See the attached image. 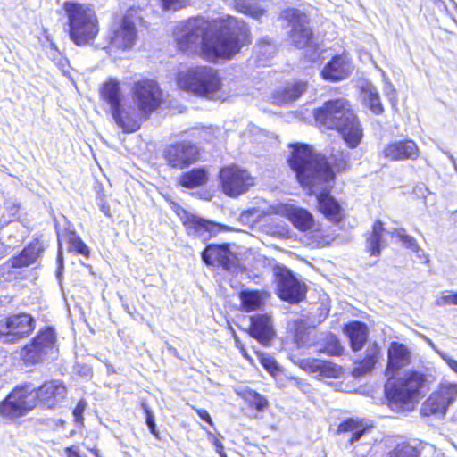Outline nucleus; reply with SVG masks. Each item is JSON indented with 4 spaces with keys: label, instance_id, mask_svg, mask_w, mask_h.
Here are the masks:
<instances>
[{
    "label": "nucleus",
    "instance_id": "nucleus-50",
    "mask_svg": "<svg viewBox=\"0 0 457 457\" xmlns=\"http://www.w3.org/2000/svg\"><path fill=\"white\" fill-rule=\"evenodd\" d=\"M438 354L442 357V359L448 364V366L457 373V361L453 360L446 354L443 353L442 352H438Z\"/></svg>",
    "mask_w": 457,
    "mask_h": 457
},
{
    "label": "nucleus",
    "instance_id": "nucleus-6",
    "mask_svg": "<svg viewBox=\"0 0 457 457\" xmlns=\"http://www.w3.org/2000/svg\"><path fill=\"white\" fill-rule=\"evenodd\" d=\"M178 85L180 88L195 95L214 98L220 90L221 82L216 70L199 66L187 72H179Z\"/></svg>",
    "mask_w": 457,
    "mask_h": 457
},
{
    "label": "nucleus",
    "instance_id": "nucleus-32",
    "mask_svg": "<svg viewBox=\"0 0 457 457\" xmlns=\"http://www.w3.org/2000/svg\"><path fill=\"white\" fill-rule=\"evenodd\" d=\"M207 180V174L204 169H194L184 173L180 179L181 186L187 188H194L204 184Z\"/></svg>",
    "mask_w": 457,
    "mask_h": 457
},
{
    "label": "nucleus",
    "instance_id": "nucleus-11",
    "mask_svg": "<svg viewBox=\"0 0 457 457\" xmlns=\"http://www.w3.org/2000/svg\"><path fill=\"white\" fill-rule=\"evenodd\" d=\"M457 398V384L447 381L440 383L437 390L423 403L421 413L424 416L431 414L444 416L449 406Z\"/></svg>",
    "mask_w": 457,
    "mask_h": 457
},
{
    "label": "nucleus",
    "instance_id": "nucleus-30",
    "mask_svg": "<svg viewBox=\"0 0 457 457\" xmlns=\"http://www.w3.org/2000/svg\"><path fill=\"white\" fill-rule=\"evenodd\" d=\"M267 294L264 291L245 289L239 293L243 309L245 312L256 311L264 304Z\"/></svg>",
    "mask_w": 457,
    "mask_h": 457
},
{
    "label": "nucleus",
    "instance_id": "nucleus-3",
    "mask_svg": "<svg viewBox=\"0 0 457 457\" xmlns=\"http://www.w3.org/2000/svg\"><path fill=\"white\" fill-rule=\"evenodd\" d=\"M387 355L386 375L389 379L385 385L386 396L392 403L407 404L419 396L427 381L426 376L410 370L402 377L393 379L396 371L410 364L411 353L403 344L393 342L388 348Z\"/></svg>",
    "mask_w": 457,
    "mask_h": 457
},
{
    "label": "nucleus",
    "instance_id": "nucleus-20",
    "mask_svg": "<svg viewBox=\"0 0 457 457\" xmlns=\"http://www.w3.org/2000/svg\"><path fill=\"white\" fill-rule=\"evenodd\" d=\"M353 71V65L346 55H337L328 62L321 71V76L324 79L329 81H340L347 77Z\"/></svg>",
    "mask_w": 457,
    "mask_h": 457
},
{
    "label": "nucleus",
    "instance_id": "nucleus-14",
    "mask_svg": "<svg viewBox=\"0 0 457 457\" xmlns=\"http://www.w3.org/2000/svg\"><path fill=\"white\" fill-rule=\"evenodd\" d=\"M132 93L138 109L144 113L152 112L162 103V91L154 80L144 79L136 82Z\"/></svg>",
    "mask_w": 457,
    "mask_h": 457
},
{
    "label": "nucleus",
    "instance_id": "nucleus-7",
    "mask_svg": "<svg viewBox=\"0 0 457 457\" xmlns=\"http://www.w3.org/2000/svg\"><path fill=\"white\" fill-rule=\"evenodd\" d=\"M36 406V387L29 383H24L15 386L0 402V418L13 420L28 414Z\"/></svg>",
    "mask_w": 457,
    "mask_h": 457
},
{
    "label": "nucleus",
    "instance_id": "nucleus-13",
    "mask_svg": "<svg viewBox=\"0 0 457 457\" xmlns=\"http://www.w3.org/2000/svg\"><path fill=\"white\" fill-rule=\"evenodd\" d=\"M277 294L284 301L295 303L305 296V285L299 281L293 273L286 269L279 268L275 272Z\"/></svg>",
    "mask_w": 457,
    "mask_h": 457
},
{
    "label": "nucleus",
    "instance_id": "nucleus-4",
    "mask_svg": "<svg viewBox=\"0 0 457 457\" xmlns=\"http://www.w3.org/2000/svg\"><path fill=\"white\" fill-rule=\"evenodd\" d=\"M316 123L323 129H336L350 148L361 143L363 132L349 101L345 98L329 100L314 111Z\"/></svg>",
    "mask_w": 457,
    "mask_h": 457
},
{
    "label": "nucleus",
    "instance_id": "nucleus-36",
    "mask_svg": "<svg viewBox=\"0 0 457 457\" xmlns=\"http://www.w3.org/2000/svg\"><path fill=\"white\" fill-rule=\"evenodd\" d=\"M362 426L353 419H348L339 425L340 432L352 431L353 435L350 438L351 443L358 441L364 433Z\"/></svg>",
    "mask_w": 457,
    "mask_h": 457
},
{
    "label": "nucleus",
    "instance_id": "nucleus-38",
    "mask_svg": "<svg viewBox=\"0 0 457 457\" xmlns=\"http://www.w3.org/2000/svg\"><path fill=\"white\" fill-rule=\"evenodd\" d=\"M396 235L407 248L411 249L414 253H422V249H420L415 238L407 235L403 228L397 230Z\"/></svg>",
    "mask_w": 457,
    "mask_h": 457
},
{
    "label": "nucleus",
    "instance_id": "nucleus-42",
    "mask_svg": "<svg viewBox=\"0 0 457 457\" xmlns=\"http://www.w3.org/2000/svg\"><path fill=\"white\" fill-rule=\"evenodd\" d=\"M248 400L258 411H262L268 405L267 399L255 391L248 393Z\"/></svg>",
    "mask_w": 457,
    "mask_h": 457
},
{
    "label": "nucleus",
    "instance_id": "nucleus-1",
    "mask_svg": "<svg viewBox=\"0 0 457 457\" xmlns=\"http://www.w3.org/2000/svg\"><path fill=\"white\" fill-rule=\"evenodd\" d=\"M235 22L234 28L224 27L220 31H212V24L204 18H193L180 23L176 32V41L180 51L191 54L201 50L209 60L218 57L230 58L240 49L239 40L246 39L248 28L244 21H229V27Z\"/></svg>",
    "mask_w": 457,
    "mask_h": 457
},
{
    "label": "nucleus",
    "instance_id": "nucleus-28",
    "mask_svg": "<svg viewBox=\"0 0 457 457\" xmlns=\"http://www.w3.org/2000/svg\"><path fill=\"white\" fill-rule=\"evenodd\" d=\"M43 251V245L39 241L33 242L25 247L22 252L12 258V266L23 268L34 263Z\"/></svg>",
    "mask_w": 457,
    "mask_h": 457
},
{
    "label": "nucleus",
    "instance_id": "nucleus-41",
    "mask_svg": "<svg viewBox=\"0 0 457 457\" xmlns=\"http://www.w3.org/2000/svg\"><path fill=\"white\" fill-rule=\"evenodd\" d=\"M163 10L178 11L190 4V0H160Z\"/></svg>",
    "mask_w": 457,
    "mask_h": 457
},
{
    "label": "nucleus",
    "instance_id": "nucleus-53",
    "mask_svg": "<svg viewBox=\"0 0 457 457\" xmlns=\"http://www.w3.org/2000/svg\"><path fill=\"white\" fill-rule=\"evenodd\" d=\"M100 210L108 217L111 216L110 207L109 205L104 201L101 200L98 204Z\"/></svg>",
    "mask_w": 457,
    "mask_h": 457
},
{
    "label": "nucleus",
    "instance_id": "nucleus-58",
    "mask_svg": "<svg viewBox=\"0 0 457 457\" xmlns=\"http://www.w3.org/2000/svg\"><path fill=\"white\" fill-rule=\"evenodd\" d=\"M317 457H327L326 454L324 453H321L320 455H318Z\"/></svg>",
    "mask_w": 457,
    "mask_h": 457
},
{
    "label": "nucleus",
    "instance_id": "nucleus-15",
    "mask_svg": "<svg viewBox=\"0 0 457 457\" xmlns=\"http://www.w3.org/2000/svg\"><path fill=\"white\" fill-rule=\"evenodd\" d=\"M163 158L170 167L182 170L197 161L198 148L189 141L170 144L164 148Z\"/></svg>",
    "mask_w": 457,
    "mask_h": 457
},
{
    "label": "nucleus",
    "instance_id": "nucleus-27",
    "mask_svg": "<svg viewBox=\"0 0 457 457\" xmlns=\"http://www.w3.org/2000/svg\"><path fill=\"white\" fill-rule=\"evenodd\" d=\"M307 89V84L303 81L287 84L281 90L276 91L273 99L278 104H288L300 97Z\"/></svg>",
    "mask_w": 457,
    "mask_h": 457
},
{
    "label": "nucleus",
    "instance_id": "nucleus-2",
    "mask_svg": "<svg viewBox=\"0 0 457 457\" xmlns=\"http://www.w3.org/2000/svg\"><path fill=\"white\" fill-rule=\"evenodd\" d=\"M288 160L299 183L316 195L320 211L331 220L340 218V205L328 195L335 174L326 158L309 145L295 144Z\"/></svg>",
    "mask_w": 457,
    "mask_h": 457
},
{
    "label": "nucleus",
    "instance_id": "nucleus-19",
    "mask_svg": "<svg viewBox=\"0 0 457 457\" xmlns=\"http://www.w3.org/2000/svg\"><path fill=\"white\" fill-rule=\"evenodd\" d=\"M202 260L209 266H221L230 270L234 266L235 257L227 245H209L201 253Z\"/></svg>",
    "mask_w": 457,
    "mask_h": 457
},
{
    "label": "nucleus",
    "instance_id": "nucleus-47",
    "mask_svg": "<svg viewBox=\"0 0 457 457\" xmlns=\"http://www.w3.org/2000/svg\"><path fill=\"white\" fill-rule=\"evenodd\" d=\"M341 155H342V157L339 160H337L335 155L333 156V159H334L333 164L337 171L345 170L348 167V162H349L348 154H341Z\"/></svg>",
    "mask_w": 457,
    "mask_h": 457
},
{
    "label": "nucleus",
    "instance_id": "nucleus-22",
    "mask_svg": "<svg viewBox=\"0 0 457 457\" xmlns=\"http://www.w3.org/2000/svg\"><path fill=\"white\" fill-rule=\"evenodd\" d=\"M278 213L287 218L294 227L300 231H306L314 227L312 214L302 207L286 204L279 208Z\"/></svg>",
    "mask_w": 457,
    "mask_h": 457
},
{
    "label": "nucleus",
    "instance_id": "nucleus-37",
    "mask_svg": "<svg viewBox=\"0 0 457 457\" xmlns=\"http://www.w3.org/2000/svg\"><path fill=\"white\" fill-rule=\"evenodd\" d=\"M386 457H420V452L416 447L403 443L397 445L387 453Z\"/></svg>",
    "mask_w": 457,
    "mask_h": 457
},
{
    "label": "nucleus",
    "instance_id": "nucleus-49",
    "mask_svg": "<svg viewBox=\"0 0 457 457\" xmlns=\"http://www.w3.org/2000/svg\"><path fill=\"white\" fill-rule=\"evenodd\" d=\"M259 53L271 55L274 53V46L268 42H262L259 46Z\"/></svg>",
    "mask_w": 457,
    "mask_h": 457
},
{
    "label": "nucleus",
    "instance_id": "nucleus-46",
    "mask_svg": "<svg viewBox=\"0 0 457 457\" xmlns=\"http://www.w3.org/2000/svg\"><path fill=\"white\" fill-rule=\"evenodd\" d=\"M87 407V403L83 400L79 401L76 407L73 410V416L75 419V421L77 423H82L83 420V412L85 411Z\"/></svg>",
    "mask_w": 457,
    "mask_h": 457
},
{
    "label": "nucleus",
    "instance_id": "nucleus-48",
    "mask_svg": "<svg viewBox=\"0 0 457 457\" xmlns=\"http://www.w3.org/2000/svg\"><path fill=\"white\" fill-rule=\"evenodd\" d=\"M262 364L263 367L270 373L274 372L278 370V365L275 361V360L271 357H262Z\"/></svg>",
    "mask_w": 457,
    "mask_h": 457
},
{
    "label": "nucleus",
    "instance_id": "nucleus-10",
    "mask_svg": "<svg viewBox=\"0 0 457 457\" xmlns=\"http://www.w3.org/2000/svg\"><path fill=\"white\" fill-rule=\"evenodd\" d=\"M56 334L52 328L41 329L37 335L21 351V356L25 362L37 363L54 350Z\"/></svg>",
    "mask_w": 457,
    "mask_h": 457
},
{
    "label": "nucleus",
    "instance_id": "nucleus-31",
    "mask_svg": "<svg viewBox=\"0 0 457 457\" xmlns=\"http://www.w3.org/2000/svg\"><path fill=\"white\" fill-rule=\"evenodd\" d=\"M102 96L109 104L111 111L121 105V93L120 83L117 80L110 79L102 87Z\"/></svg>",
    "mask_w": 457,
    "mask_h": 457
},
{
    "label": "nucleus",
    "instance_id": "nucleus-39",
    "mask_svg": "<svg viewBox=\"0 0 457 457\" xmlns=\"http://www.w3.org/2000/svg\"><path fill=\"white\" fill-rule=\"evenodd\" d=\"M70 246L72 250L85 257H88L90 253L88 246L81 240L79 237L76 236L74 233H72L70 237Z\"/></svg>",
    "mask_w": 457,
    "mask_h": 457
},
{
    "label": "nucleus",
    "instance_id": "nucleus-12",
    "mask_svg": "<svg viewBox=\"0 0 457 457\" xmlns=\"http://www.w3.org/2000/svg\"><path fill=\"white\" fill-rule=\"evenodd\" d=\"M34 328L35 320L29 314L10 316L0 325V341L14 344L28 337Z\"/></svg>",
    "mask_w": 457,
    "mask_h": 457
},
{
    "label": "nucleus",
    "instance_id": "nucleus-52",
    "mask_svg": "<svg viewBox=\"0 0 457 457\" xmlns=\"http://www.w3.org/2000/svg\"><path fill=\"white\" fill-rule=\"evenodd\" d=\"M65 453L67 454V457H81L78 448L75 446L66 447Z\"/></svg>",
    "mask_w": 457,
    "mask_h": 457
},
{
    "label": "nucleus",
    "instance_id": "nucleus-34",
    "mask_svg": "<svg viewBox=\"0 0 457 457\" xmlns=\"http://www.w3.org/2000/svg\"><path fill=\"white\" fill-rule=\"evenodd\" d=\"M383 225L378 220L372 227V232L367 238V248L370 255L378 256L380 254V241L383 232Z\"/></svg>",
    "mask_w": 457,
    "mask_h": 457
},
{
    "label": "nucleus",
    "instance_id": "nucleus-57",
    "mask_svg": "<svg viewBox=\"0 0 457 457\" xmlns=\"http://www.w3.org/2000/svg\"><path fill=\"white\" fill-rule=\"evenodd\" d=\"M427 341H428V345H430L434 350H436V353H438V352H439V351L436 348V346H435L434 343H433L430 339H428Z\"/></svg>",
    "mask_w": 457,
    "mask_h": 457
},
{
    "label": "nucleus",
    "instance_id": "nucleus-59",
    "mask_svg": "<svg viewBox=\"0 0 457 457\" xmlns=\"http://www.w3.org/2000/svg\"><path fill=\"white\" fill-rule=\"evenodd\" d=\"M455 305H457V292H456V298H455Z\"/></svg>",
    "mask_w": 457,
    "mask_h": 457
},
{
    "label": "nucleus",
    "instance_id": "nucleus-24",
    "mask_svg": "<svg viewBox=\"0 0 457 457\" xmlns=\"http://www.w3.org/2000/svg\"><path fill=\"white\" fill-rule=\"evenodd\" d=\"M300 366L309 372L317 373L324 378H337L342 374V369L340 366L330 361L318 359L302 360Z\"/></svg>",
    "mask_w": 457,
    "mask_h": 457
},
{
    "label": "nucleus",
    "instance_id": "nucleus-44",
    "mask_svg": "<svg viewBox=\"0 0 457 457\" xmlns=\"http://www.w3.org/2000/svg\"><path fill=\"white\" fill-rule=\"evenodd\" d=\"M142 407L145 411V422H146V425L150 430V432L154 436H158V432L156 430V425H155V422H154V414L152 413V411L149 410V408L147 407L146 404H142Z\"/></svg>",
    "mask_w": 457,
    "mask_h": 457
},
{
    "label": "nucleus",
    "instance_id": "nucleus-55",
    "mask_svg": "<svg viewBox=\"0 0 457 457\" xmlns=\"http://www.w3.org/2000/svg\"><path fill=\"white\" fill-rule=\"evenodd\" d=\"M417 257L420 258V259H424V262H428L429 259L428 257L424 253V251L422 250V253L420 252V253H415Z\"/></svg>",
    "mask_w": 457,
    "mask_h": 457
},
{
    "label": "nucleus",
    "instance_id": "nucleus-9",
    "mask_svg": "<svg viewBox=\"0 0 457 457\" xmlns=\"http://www.w3.org/2000/svg\"><path fill=\"white\" fill-rule=\"evenodd\" d=\"M281 18L287 21L291 28L288 37L291 43L297 48L309 46L312 39V30L309 26V19L302 11L295 8L285 10Z\"/></svg>",
    "mask_w": 457,
    "mask_h": 457
},
{
    "label": "nucleus",
    "instance_id": "nucleus-51",
    "mask_svg": "<svg viewBox=\"0 0 457 457\" xmlns=\"http://www.w3.org/2000/svg\"><path fill=\"white\" fill-rule=\"evenodd\" d=\"M194 409L202 420H204V421H206L207 423H209L212 426L213 425L212 420L206 410L196 409V408H194Z\"/></svg>",
    "mask_w": 457,
    "mask_h": 457
},
{
    "label": "nucleus",
    "instance_id": "nucleus-8",
    "mask_svg": "<svg viewBox=\"0 0 457 457\" xmlns=\"http://www.w3.org/2000/svg\"><path fill=\"white\" fill-rule=\"evenodd\" d=\"M220 181L222 192L231 197L246 193L255 183L254 178L237 165L222 168L220 170Z\"/></svg>",
    "mask_w": 457,
    "mask_h": 457
},
{
    "label": "nucleus",
    "instance_id": "nucleus-25",
    "mask_svg": "<svg viewBox=\"0 0 457 457\" xmlns=\"http://www.w3.org/2000/svg\"><path fill=\"white\" fill-rule=\"evenodd\" d=\"M379 352L380 348L378 344L370 345L366 349L364 359L355 362L353 375L355 378H360L371 372L378 362Z\"/></svg>",
    "mask_w": 457,
    "mask_h": 457
},
{
    "label": "nucleus",
    "instance_id": "nucleus-40",
    "mask_svg": "<svg viewBox=\"0 0 457 457\" xmlns=\"http://www.w3.org/2000/svg\"><path fill=\"white\" fill-rule=\"evenodd\" d=\"M329 355L338 356L343 353V347L340 345L337 338L330 335L328 340V345L322 350Z\"/></svg>",
    "mask_w": 457,
    "mask_h": 457
},
{
    "label": "nucleus",
    "instance_id": "nucleus-5",
    "mask_svg": "<svg viewBox=\"0 0 457 457\" xmlns=\"http://www.w3.org/2000/svg\"><path fill=\"white\" fill-rule=\"evenodd\" d=\"M63 10L68 18L70 37L76 45H86L96 37L97 19L89 6L67 1L63 4Z\"/></svg>",
    "mask_w": 457,
    "mask_h": 457
},
{
    "label": "nucleus",
    "instance_id": "nucleus-17",
    "mask_svg": "<svg viewBox=\"0 0 457 457\" xmlns=\"http://www.w3.org/2000/svg\"><path fill=\"white\" fill-rule=\"evenodd\" d=\"M37 404L40 403L48 409L59 405L65 398L67 389L60 380H50L36 388Z\"/></svg>",
    "mask_w": 457,
    "mask_h": 457
},
{
    "label": "nucleus",
    "instance_id": "nucleus-16",
    "mask_svg": "<svg viewBox=\"0 0 457 457\" xmlns=\"http://www.w3.org/2000/svg\"><path fill=\"white\" fill-rule=\"evenodd\" d=\"M134 10H129L122 18L120 24L113 30L111 46L113 48L130 49L137 38V29L133 20Z\"/></svg>",
    "mask_w": 457,
    "mask_h": 457
},
{
    "label": "nucleus",
    "instance_id": "nucleus-23",
    "mask_svg": "<svg viewBox=\"0 0 457 457\" xmlns=\"http://www.w3.org/2000/svg\"><path fill=\"white\" fill-rule=\"evenodd\" d=\"M250 335L262 345H268L274 337L275 331L271 319L267 314H257L251 317Z\"/></svg>",
    "mask_w": 457,
    "mask_h": 457
},
{
    "label": "nucleus",
    "instance_id": "nucleus-21",
    "mask_svg": "<svg viewBox=\"0 0 457 457\" xmlns=\"http://www.w3.org/2000/svg\"><path fill=\"white\" fill-rule=\"evenodd\" d=\"M179 215L180 216L187 233L189 236L205 239L213 232L216 226L215 223L189 213L184 210L182 211V213H179Z\"/></svg>",
    "mask_w": 457,
    "mask_h": 457
},
{
    "label": "nucleus",
    "instance_id": "nucleus-26",
    "mask_svg": "<svg viewBox=\"0 0 457 457\" xmlns=\"http://www.w3.org/2000/svg\"><path fill=\"white\" fill-rule=\"evenodd\" d=\"M345 333L347 335L351 347L353 351L361 350L368 338V328L361 321H352L345 326Z\"/></svg>",
    "mask_w": 457,
    "mask_h": 457
},
{
    "label": "nucleus",
    "instance_id": "nucleus-43",
    "mask_svg": "<svg viewBox=\"0 0 457 457\" xmlns=\"http://www.w3.org/2000/svg\"><path fill=\"white\" fill-rule=\"evenodd\" d=\"M456 292L453 291H444L440 297L436 301V304L438 306L442 305H455Z\"/></svg>",
    "mask_w": 457,
    "mask_h": 457
},
{
    "label": "nucleus",
    "instance_id": "nucleus-29",
    "mask_svg": "<svg viewBox=\"0 0 457 457\" xmlns=\"http://www.w3.org/2000/svg\"><path fill=\"white\" fill-rule=\"evenodd\" d=\"M112 116L116 124L120 127L124 132L132 133L137 131L140 125L137 120L133 116L130 109H126L120 105L111 111Z\"/></svg>",
    "mask_w": 457,
    "mask_h": 457
},
{
    "label": "nucleus",
    "instance_id": "nucleus-54",
    "mask_svg": "<svg viewBox=\"0 0 457 457\" xmlns=\"http://www.w3.org/2000/svg\"><path fill=\"white\" fill-rule=\"evenodd\" d=\"M213 444L215 445L216 450L220 455V457H227L226 454L223 453V445L219 439L215 438Z\"/></svg>",
    "mask_w": 457,
    "mask_h": 457
},
{
    "label": "nucleus",
    "instance_id": "nucleus-35",
    "mask_svg": "<svg viewBox=\"0 0 457 457\" xmlns=\"http://www.w3.org/2000/svg\"><path fill=\"white\" fill-rule=\"evenodd\" d=\"M235 7L239 12L256 20H259L263 14L264 10L258 4H253L247 0H236Z\"/></svg>",
    "mask_w": 457,
    "mask_h": 457
},
{
    "label": "nucleus",
    "instance_id": "nucleus-33",
    "mask_svg": "<svg viewBox=\"0 0 457 457\" xmlns=\"http://www.w3.org/2000/svg\"><path fill=\"white\" fill-rule=\"evenodd\" d=\"M363 100L374 114L379 115L384 112L379 94L373 86L368 85L363 89Z\"/></svg>",
    "mask_w": 457,
    "mask_h": 457
},
{
    "label": "nucleus",
    "instance_id": "nucleus-45",
    "mask_svg": "<svg viewBox=\"0 0 457 457\" xmlns=\"http://www.w3.org/2000/svg\"><path fill=\"white\" fill-rule=\"evenodd\" d=\"M384 93L393 107L397 105V93L392 83L386 82L384 87Z\"/></svg>",
    "mask_w": 457,
    "mask_h": 457
},
{
    "label": "nucleus",
    "instance_id": "nucleus-18",
    "mask_svg": "<svg viewBox=\"0 0 457 457\" xmlns=\"http://www.w3.org/2000/svg\"><path fill=\"white\" fill-rule=\"evenodd\" d=\"M382 153L384 157L390 161H405L416 160L420 151L413 140L403 139L388 143Z\"/></svg>",
    "mask_w": 457,
    "mask_h": 457
},
{
    "label": "nucleus",
    "instance_id": "nucleus-56",
    "mask_svg": "<svg viewBox=\"0 0 457 457\" xmlns=\"http://www.w3.org/2000/svg\"><path fill=\"white\" fill-rule=\"evenodd\" d=\"M91 452L94 453L95 457H102L96 448L91 449Z\"/></svg>",
    "mask_w": 457,
    "mask_h": 457
}]
</instances>
